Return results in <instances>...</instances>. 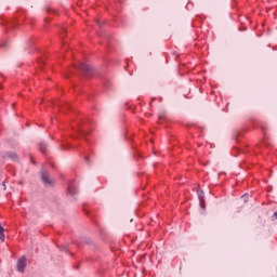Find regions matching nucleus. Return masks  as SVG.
<instances>
[{
  "label": "nucleus",
  "instance_id": "obj_1",
  "mask_svg": "<svg viewBox=\"0 0 277 277\" xmlns=\"http://www.w3.org/2000/svg\"><path fill=\"white\" fill-rule=\"evenodd\" d=\"M27 267V259L22 258L17 261V272H25V268Z\"/></svg>",
  "mask_w": 277,
  "mask_h": 277
},
{
  "label": "nucleus",
  "instance_id": "obj_2",
  "mask_svg": "<svg viewBox=\"0 0 277 277\" xmlns=\"http://www.w3.org/2000/svg\"><path fill=\"white\" fill-rule=\"evenodd\" d=\"M4 159H12V161H18V155L14 151H8L4 154Z\"/></svg>",
  "mask_w": 277,
  "mask_h": 277
},
{
  "label": "nucleus",
  "instance_id": "obj_3",
  "mask_svg": "<svg viewBox=\"0 0 277 277\" xmlns=\"http://www.w3.org/2000/svg\"><path fill=\"white\" fill-rule=\"evenodd\" d=\"M41 179H42V182L45 184V185H51V179H49V174L47 173H42L41 174Z\"/></svg>",
  "mask_w": 277,
  "mask_h": 277
},
{
  "label": "nucleus",
  "instance_id": "obj_4",
  "mask_svg": "<svg viewBox=\"0 0 277 277\" xmlns=\"http://www.w3.org/2000/svg\"><path fill=\"white\" fill-rule=\"evenodd\" d=\"M80 69L81 70H85L87 72H90V70H92V66L85 64V63H81L80 64Z\"/></svg>",
  "mask_w": 277,
  "mask_h": 277
},
{
  "label": "nucleus",
  "instance_id": "obj_5",
  "mask_svg": "<svg viewBox=\"0 0 277 277\" xmlns=\"http://www.w3.org/2000/svg\"><path fill=\"white\" fill-rule=\"evenodd\" d=\"M200 207H201V209L206 208V206H205V196H200Z\"/></svg>",
  "mask_w": 277,
  "mask_h": 277
},
{
  "label": "nucleus",
  "instance_id": "obj_6",
  "mask_svg": "<svg viewBox=\"0 0 277 277\" xmlns=\"http://www.w3.org/2000/svg\"><path fill=\"white\" fill-rule=\"evenodd\" d=\"M276 220H277V211L273 214V216H272V221L273 222H276Z\"/></svg>",
  "mask_w": 277,
  "mask_h": 277
},
{
  "label": "nucleus",
  "instance_id": "obj_7",
  "mask_svg": "<svg viewBox=\"0 0 277 277\" xmlns=\"http://www.w3.org/2000/svg\"><path fill=\"white\" fill-rule=\"evenodd\" d=\"M69 194L75 195V194H77V192L72 188H69Z\"/></svg>",
  "mask_w": 277,
  "mask_h": 277
},
{
  "label": "nucleus",
  "instance_id": "obj_8",
  "mask_svg": "<svg viewBox=\"0 0 277 277\" xmlns=\"http://www.w3.org/2000/svg\"><path fill=\"white\" fill-rule=\"evenodd\" d=\"M198 196H199V200H200V196H205V193L201 192L198 194Z\"/></svg>",
  "mask_w": 277,
  "mask_h": 277
}]
</instances>
